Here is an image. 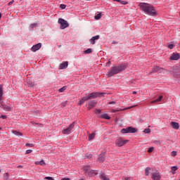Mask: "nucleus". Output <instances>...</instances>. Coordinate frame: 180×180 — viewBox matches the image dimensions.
Returning a JSON list of instances; mask_svg holds the SVG:
<instances>
[{
	"label": "nucleus",
	"mask_w": 180,
	"mask_h": 180,
	"mask_svg": "<svg viewBox=\"0 0 180 180\" xmlns=\"http://www.w3.org/2000/svg\"><path fill=\"white\" fill-rule=\"evenodd\" d=\"M34 145H33V143H26L25 146L26 147H34Z\"/></svg>",
	"instance_id": "e433bc0d"
},
{
	"label": "nucleus",
	"mask_w": 180,
	"mask_h": 180,
	"mask_svg": "<svg viewBox=\"0 0 180 180\" xmlns=\"http://www.w3.org/2000/svg\"><path fill=\"white\" fill-rule=\"evenodd\" d=\"M151 179L153 180H160L161 179V174H160V172H153Z\"/></svg>",
	"instance_id": "6e6552de"
},
{
	"label": "nucleus",
	"mask_w": 180,
	"mask_h": 180,
	"mask_svg": "<svg viewBox=\"0 0 180 180\" xmlns=\"http://www.w3.org/2000/svg\"><path fill=\"white\" fill-rule=\"evenodd\" d=\"M127 143H129L128 140H123L122 139H117L115 141V144L118 147H122V146H124V144H127Z\"/></svg>",
	"instance_id": "423d86ee"
},
{
	"label": "nucleus",
	"mask_w": 180,
	"mask_h": 180,
	"mask_svg": "<svg viewBox=\"0 0 180 180\" xmlns=\"http://www.w3.org/2000/svg\"><path fill=\"white\" fill-rule=\"evenodd\" d=\"M60 8H61V9H65V8H67V6L65 4H60Z\"/></svg>",
	"instance_id": "4c0bfd02"
},
{
	"label": "nucleus",
	"mask_w": 180,
	"mask_h": 180,
	"mask_svg": "<svg viewBox=\"0 0 180 180\" xmlns=\"http://www.w3.org/2000/svg\"><path fill=\"white\" fill-rule=\"evenodd\" d=\"M86 101H88V98L86 97V96H85L84 97H83L82 99H80L79 101V105H84V103H85V102H86Z\"/></svg>",
	"instance_id": "6ab92c4d"
},
{
	"label": "nucleus",
	"mask_w": 180,
	"mask_h": 180,
	"mask_svg": "<svg viewBox=\"0 0 180 180\" xmlns=\"http://www.w3.org/2000/svg\"><path fill=\"white\" fill-rule=\"evenodd\" d=\"M44 179H48V180H54V178L51 177V176H46L44 178Z\"/></svg>",
	"instance_id": "a19ab883"
},
{
	"label": "nucleus",
	"mask_w": 180,
	"mask_h": 180,
	"mask_svg": "<svg viewBox=\"0 0 180 180\" xmlns=\"http://www.w3.org/2000/svg\"><path fill=\"white\" fill-rule=\"evenodd\" d=\"M58 23L60 24V29L62 30L67 29V27L70 26L68 22L63 18H59L58 20Z\"/></svg>",
	"instance_id": "20e7f679"
},
{
	"label": "nucleus",
	"mask_w": 180,
	"mask_h": 180,
	"mask_svg": "<svg viewBox=\"0 0 180 180\" xmlns=\"http://www.w3.org/2000/svg\"><path fill=\"white\" fill-rule=\"evenodd\" d=\"M101 18H102V13H99L98 14L94 16V19H96V20H99V19H101Z\"/></svg>",
	"instance_id": "bb28decb"
},
{
	"label": "nucleus",
	"mask_w": 180,
	"mask_h": 180,
	"mask_svg": "<svg viewBox=\"0 0 180 180\" xmlns=\"http://www.w3.org/2000/svg\"><path fill=\"white\" fill-rule=\"evenodd\" d=\"M175 155H176V151H172V156L175 157Z\"/></svg>",
	"instance_id": "79ce46f5"
},
{
	"label": "nucleus",
	"mask_w": 180,
	"mask_h": 180,
	"mask_svg": "<svg viewBox=\"0 0 180 180\" xmlns=\"http://www.w3.org/2000/svg\"><path fill=\"white\" fill-rule=\"evenodd\" d=\"M156 143H158V144H160V141H156Z\"/></svg>",
	"instance_id": "13d9d810"
},
{
	"label": "nucleus",
	"mask_w": 180,
	"mask_h": 180,
	"mask_svg": "<svg viewBox=\"0 0 180 180\" xmlns=\"http://www.w3.org/2000/svg\"><path fill=\"white\" fill-rule=\"evenodd\" d=\"M32 151H33L32 150H26V154H30V153H32Z\"/></svg>",
	"instance_id": "c03bdc74"
},
{
	"label": "nucleus",
	"mask_w": 180,
	"mask_h": 180,
	"mask_svg": "<svg viewBox=\"0 0 180 180\" xmlns=\"http://www.w3.org/2000/svg\"><path fill=\"white\" fill-rule=\"evenodd\" d=\"M27 84H29L30 86H33L34 85V83H30L29 81H27Z\"/></svg>",
	"instance_id": "49530a36"
},
{
	"label": "nucleus",
	"mask_w": 180,
	"mask_h": 180,
	"mask_svg": "<svg viewBox=\"0 0 180 180\" xmlns=\"http://www.w3.org/2000/svg\"><path fill=\"white\" fill-rule=\"evenodd\" d=\"M170 124L172 129H175L176 130H178V129H179V124L178 122H172Z\"/></svg>",
	"instance_id": "2eb2a0df"
},
{
	"label": "nucleus",
	"mask_w": 180,
	"mask_h": 180,
	"mask_svg": "<svg viewBox=\"0 0 180 180\" xmlns=\"http://www.w3.org/2000/svg\"><path fill=\"white\" fill-rule=\"evenodd\" d=\"M91 169V167L89 166H84L83 167V171H84L85 174H87L88 172Z\"/></svg>",
	"instance_id": "393cba45"
},
{
	"label": "nucleus",
	"mask_w": 180,
	"mask_h": 180,
	"mask_svg": "<svg viewBox=\"0 0 180 180\" xmlns=\"http://www.w3.org/2000/svg\"><path fill=\"white\" fill-rule=\"evenodd\" d=\"M139 6L141 9L143 11L146 15L157 16V11L153 5L146 3H141Z\"/></svg>",
	"instance_id": "f257e3e1"
},
{
	"label": "nucleus",
	"mask_w": 180,
	"mask_h": 180,
	"mask_svg": "<svg viewBox=\"0 0 180 180\" xmlns=\"http://www.w3.org/2000/svg\"><path fill=\"white\" fill-rule=\"evenodd\" d=\"M179 58H180V56L178 53H172L169 58L170 60H179Z\"/></svg>",
	"instance_id": "f8f14e48"
},
{
	"label": "nucleus",
	"mask_w": 180,
	"mask_h": 180,
	"mask_svg": "<svg viewBox=\"0 0 180 180\" xmlns=\"http://www.w3.org/2000/svg\"><path fill=\"white\" fill-rule=\"evenodd\" d=\"M99 117H101V119H105L106 120H110V116H109V115L104 113V114H101Z\"/></svg>",
	"instance_id": "f3484780"
},
{
	"label": "nucleus",
	"mask_w": 180,
	"mask_h": 180,
	"mask_svg": "<svg viewBox=\"0 0 180 180\" xmlns=\"http://www.w3.org/2000/svg\"><path fill=\"white\" fill-rule=\"evenodd\" d=\"M100 178H101V179H102V180H109V177H108L104 173H102V174L100 175Z\"/></svg>",
	"instance_id": "4be33fe9"
},
{
	"label": "nucleus",
	"mask_w": 180,
	"mask_h": 180,
	"mask_svg": "<svg viewBox=\"0 0 180 180\" xmlns=\"http://www.w3.org/2000/svg\"><path fill=\"white\" fill-rule=\"evenodd\" d=\"M136 131L137 129L132 127H129L121 130V133L122 134H127V133H136Z\"/></svg>",
	"instance_id": "7ed1b4c3"
},
{
	"label": "nucleus",
	"mask_w": 180,
	"mask_h": 180,
	"mask_svg": "<svg viewBox=\"0 0 180 180\" xmlns=\"http://www.w3.org/2000/svg\"><path fill=\"white\" fill-rule=\"evenodd\" d=\"M40 49H41V43H39L36 45H34L31 48V51H33L34 53V52L37 51V50H40Z\"/></svg>",
	"instance_id": "9d476101"
},
{
	"label": "nucleus",
	"mask_w": 180,
	"mask_h": 180,
	"mask_svg": "<svg viewBox=\"0 0 180 180\" xmlns=\"http://www.w3.org/2000/svg\"><path fill=\"white\" fill-rule=\"evenodd\" d=\"M143 133H145V134H148V133H151V130L150 129H144Z\"/></svg>",
	"instance_id": "7c9ffc66"
},
{
	"label": "nucleus",
	"mask_w": 180,
	"mask_h": 180,
	"mask_svg": "<svg viewBox=\"0 0 180 180\" xmlns=\"http://www.w3.org/2000/svg\"><path fill=\"white\" fill-rule=\"evenodd\" d=\"M94 139H95V133H92L91 134H90L88 137V139L89 141L91 140H94Z\"/></svg>",
	"instance_id": "cd10ccee"
},
{
	"label": "nucleus",
	"mask_w": 180,
	"mask_h": 180,
	"mask_svg": "<svg viewBox=\"0 0 180 180\" xmlns=\"http://www.w3.org/2000/svg\"><path fill=\"white\" fill-rule=\"evenodd\" d=\"M0 108H2L6 112H11V110H12V105L6 104L4 105L2 104V101L1 105H0Z\"/></svg>",
	"instance_id": "0eeeda50"
},
{
	"label": "nucleus",
	"mask_w": 180,
	"mask_h": 180,
	"mask_svg": "<svg viewBox=\"0 0 180 180\" xmlns=\"http://www.w3.org/2000/svg\"><path fill=\"white\" fill-rule=\"evenodd\" d=\"M74 127H75V122H72L70 124L69 127L62 131L63 134H70Z\"/></svg>",
	"instance_id": "39448f33"
},
{
	"label": "nucleus",
	"mask_w": 180,
	"mask_h": 180,
	"mask_svg": "<svg viewBox=\"0 0 180 180\" xmlns=\"http://www.w3.org/2000/svg\"><path fill=\"white\" fill-rule=\"evenodd\" d=\"M68 67V62H64L59 65L60 70H65Z\"/></svg>",
	"instance_id": "dca6fc26"
},
{
	"label": "nucleus",
	"mask_w": 180,
	"mask_h": 180,
	"mask_svg": "<svg viewBox=\"0 0 180 180\" xmlns=\"http://www.w3.org/2000/svg\"><path fill=\"white\" fill-rule=\"evenodd\" d=\"M98 161H101V162H103L105 161V155L101 154L98 157Z\"/></svg>",
	"instance_id": "b1692460"
},
{
	"label": "nucleus",
	"mask_w": 180,
	"mask_h": 180,
	"mask_svg": "<svg viewBox=\"0 0 180 180\" xmlns=\"http://www.w3.org/2000/svg\"><path fill=\"white\" fill-rule=\"evenodd\" d=\"M60 180H71V179H70L69 178H63V179H60Z\"/></svg>",
	"instance_id": "8fccbe9b"
},
{
	"label": "nucleus",
	"mask_w": 180,
	"mask_h": 180,
	"mask_svg": "<svg viewBox=\"0 0 180 180\" xmlns=\"http://www.w3.org/2000/svg\"><path fill=\"white\" fill-rule=\"evenodd\" d=\"M151 171V168L150 167H146L145 169V175L146 176H148V175H150V172Z\"/></svg>",
	"instance_id": "5701e85b"
},
{
	"label": "nucleus",
	"mask_w": 180,
	"mask_h": 180,
	"mask_svg": "<svg viewBox=\"0 0 180 180\" xmlns=\"http://www.w3.org/2000/svg\"><path fill=\"white\" fill-rule=\"evenodd\" d=\"M171 169H172V174H175V171H176V169H178V167H172V168H171Z\"/></svg>",
	"instance_id": "2f4dec72"
},
{
	"label": "nucleus",
	"mask_w": 180,
	"mask_h": 180,
	"mask_svg": "<svg viewBox=\"0 0 180 180\" xmlns=\"http://www.w3.org/2000/svg\"><path fill=\"white\" fill-rule=\"evenodd\" d=\"M168 48L170 49V50H172V49H174V44H169Z\"/></svg>",
	"instance_id": "58836bf2"
},
{
	"label": "nucleus",
	"mask_w": 180,
	"mask_h": 180,
	"mask_svg": "<svg viewBox=\"0 0 180 180\" xmlns=\"http://www.w3.org/2000/svg\"><path fill=\"white\" fill-rule=\"evenodd\" d=\"M108 103H109V105H115V104H116V102H115V101H111V102H109Z\"/></svg>",
	"instance_id": "de8ad7c7"
},
{
	"label": "nucleus",
	"mask_w": 180,
	"mask_h": 180,
	"mask_svg": "<svg viewBox=\"0 0 180 180\" xmlns=\"http://www.w3.org/2000/svg\"><path fill=\"white\" fill-rule=\"evenodd\" d=\"M120 4H122V5H127V1H121L120 0Z\"/></svg>",
	"instance_id": "ea45409f"
},
{
	"label": "nucleus",
	"mask_w": 180,
	"mask_h": 180,
	"mask_svg": "<svg viewBox=\"0 0 180 180\" xmlns=\"http://www.w3.org/2000/svg\"><path fill=\"white\" fill-rule=\"evenodd\" d=\"M14 134H15V136H22V133L18 131H14Z\"/></svg>",
	"instance_id": "f704fd0d"
},
{
	"label": "nucleus",
	"mask_w": 180,
	"mask_h": 180,
	"mask_svg": "<svg viewBox=\"0 0 180 180\" xmlns=\"http://www.w3.org/2000/svg\"><path fill=\"white\" fill-rule=\"evenodd\" d=\"M100 38H101V36L96 35V36L91 37V39L89 40V41L91 43V44H95V40H99Z\"/></svg>",
	"instance_id": "ddd939ff"
},
{
	"label": "nucleus",
	"mask_w": 180,
	"mask_h": 180,
	"mask_svg": "<svg viewBox=\"0 0 180 180\" xmlns=\"http://www.w3.org/2000/svg\"><path fill=\"white\" fill-rule=\"evenodd\" d=\"M0 130H1V127H0Z\"/></svg>",
	"instance_id": "bf43d9fd"
},
{
	"label": "nucleus",
	"mask_w": 180,
	"mask_h": 180,
	"mask_svg": "<svg viewBox=\"0 0 180 180\" xmlns=\"http://www.w3.org/2000/svg\"><path fill=\"white\" fill-rule=\"evenodd\" d=\"M4 95V88L0 85V105H2V96Z\"/></svg>",
	"instance_id": "a211bd4d"
},
{
	"label": "nucleus",
	"mask_w": 180,
	"mask_h": 180,
	"mask_svg": "<svg viewBox=\"0 0 180 180\" xmlns=\"http://www.w3.org/2000/svg\"><path fill=\"white\" fill-rule=\"evenodd\" d=\"M1 18H2V14H1V13H0V19H1Z\"/></svg>",
	"instance_id": "4d7b16f0"
},
{
	"label": "nucleus",
	"mask_w": 180,
	"mask_h": 180,
	"mask_svg": "<svg viewBox=\"0 0 180 180\" xmlns=\"http://www.w3.org/2000/svg\"><path fill=\"white\" fill-rule=\"evenodd\" d=\"M97 96H98V93H95V92L89 94L88 96H86L88 101H89V99H96Z\"/></svg>",
	"instance_id": "9b49d317"
},
{
	"label": "nucleus",
	"mask_w": 180,
	"mask_h": 180,
	"mask_svg": "<svg viewBox=\"0 0 180 180\" xmlns=\"http://www.w3.org/2000/svg\"><path fill=\"white\" fill-rule=\"evenodd\" d=\"M114 2H120V0H112Z\"/></svg>",
	"instance_id": "603ef678"
},
{
	"label": "nucleus",
	"mask_w": 180,
	"mask_h": 180,
	"mask_svg": "<svg viewBox=\"0 0 180 180\" xmlns=\"http://www.w3.org/2000/svg\"><path fill=\"white\" fill-rule=\"evenodd\" d=\"M4 180H8V179H9V174H8V173L4 174Z\"/></svg>",
	"instance_id": "c756f323"
},
{
	"label": "nucleus",
	"mask_w": 180,
	"mask_h": 180,
	"mask_svg": "<svg viewBox=\"0 0 180 180\" xmlns=\"http://www.w3.org/2000/svg\"><path fill=\"white\" fill-rule=\"evenodd\" d=\"M107 64H110V60H108V62L107 63Z\"/></svg>",
	"instance_id": "6e6d98bb"
},
{
	"label": "nucleus",
	"mask_w": 180,
	"mask_h": 180,
	"mask_svg": "<svg viewBox=\"0 0 180 180\" xmlns=\"http://www.w3.org/2000/svg\"><path fill=\"white\" fill-rule=\"evenodd\" d=\"M65 89H67V86H64L63 87H62L59 89V92H64V91H65Z\"/></svg>",
	"instance_id": "473e14b6"
},
{
	"label": "nucleus",
	"mask_w": 180,
	"mask_h": 180,
	"mask_svg": "<svg viewBox=\"0 0 180 180\" xmlns=\"http://www.w3.org/2000/svg\"><path fill=\"white\" fill-rule=\"evenodd\" d=\"M92 53V49H88L87 50L84 51V54H91Z\"/></svg>",
	"instance_id": "c85d7f7f"
},
{
	"label": "nucleus",
	"mask_w": 180,
	"mask_h": 180,
	"mask_svg": "<svg viewBox=\"0 0 180 180\" xmlns=\"http://www.w3.org/2000/svg\"><path fill=\"white\" fill-rule=\"evenodd\" d=\"M153 151H154V148L153 147H150L148 150V153H153Z\"/></svg>",
	"instance_id": "c9c22d12"
},
{
	"label": "nucleus",
	"mask_w": 180,
	"mask_h": 180,
	"mask_svg": "<svg viewBox=\"0 0 180 180\" xmlns=\"http://www.w3.org/2000/svg\"><path fill=\"white\" fill-rule=\"evenodd\" d=\"M1 119H6V115H0Z\"/></svg>",
	"instance_id": "09e8293b"
},
{
	"label": "nucleus",
	"mask_w": 180,
	"mask_h": 180,
	"mask_svg": "<svg viewBox=\"0 0 180 180\" xmlns=\"http://www.w3.org/2000/svg\"><path fill=\"white\" fill-rule=\"evenodd\" d=\"M85 157L88 159V160H91V158H92V155L91 154H86L85 155Z\"/></svg>",
	"instance_id": "72a5a7b5"
},
{
	"label": "nucleus",
	"mask_w": 180,
	"mask_h": 180,
	"mask_svg": "<svg viewBox=\"0 0 180 180\" xmlns=\"http://www.w3.org/2000/svg\"><path fill=\"white\" fill-rule=\"evenodd\" d=\"M95 106H96V101H89L88 102V110H91V109H93Z\"/></svg>",
	"instance_id": "1a4fd4ad"
},
{
	"label": "nucleus",
	"mask_w": 180,
	"mask_h": 180,
	"mask_svg": "<svg viewBox=\"0 0 180 180\" xmlns=\"http://www.w3.org/2000/svg\"><path fill=\"white\" fill-rule=\"evenodd\" d=\"M132 94H133L134 95H136V94H137V92H136V91H132Z\"/></svg>",
	"instance_id": "864d4df0"
},
{
	"label": "nucleus",
	"mask_w": 180,
	"mask_h": 180,
	"mask_svg": "<svg viewBox=\"0 0 180 180\" xmlns=\"http://www.w3.org/2000/svg\"><path fill=\"white\" fill-rule=\"evenodd\" d=\"M153 72H162L164 69L162 68H160L159 66H155L153 69Z\"/></svg>",
	"instance_id": "4468645a"
},
{
	"label": "nucleus",
	"mask_w": 180,
	"mask_h": 180,
	"mask_svg": "<svg viewBox=\"0 0 180 180\" xmlns=\"http://www.w3.org/2000/svg\"><path fill=\"white\" fill-rule=\"evenodd\" d=\"M13 2H15V1H10L8 4V6H11V5H13Z\"/></svg>",
	"instance_id": "37998d69"
},
{
	"label": "nucleus",
	"mask_w": 180,
	"mask_h": 180,
	"mask_svg": "<svg viewBox=\"0 0 180 180\" xmlns=\"http://www.w3.org/2000/svg\"><path fill=\"white\" fill-rule=\"evenodd\" d=\"M37 24L34 23V24H32V25H30V27H32V29H33V27H34V26H37Z\"/></svg>",
	"instance_id": "a18cd8bd"
},
{
	"label": "nucleus",
	"mask_w": 180,
	"mask_h": 180,
	"mask_svg": "<svg viewBox=\"0 0 180 180\" xmlns=\"http://www.w3.org/2000/svg\"><path fill=\"white\" fill-rule=\"evenodd\" d=\"M162 98H163L162 96H159V97L156 100L152 101L150 103H157V102H160Z\"/></svg>",
	"instance_id": "412c9836"
},
{
	"label": "nucleus",
	"mask_w": 180,
	"mask_h": 180,
	"mask_svg": "<svg viewBox=\"0 0 180 180\" xmlns=\"http://www.w3.org/2000/svg\"><path fill=\"white\" fill-rule=\"evenodd\" d=\"M126 68H127V64H121L118 66H113L108 72V77H113V75H116V74H119V72L124 71Z\"/></svg>",
	"instance_id": "f03ea898"
},
{
	"label": "nucleus",
	"mask_w": 180,
	"mask_h": 180,
	"mask_svg": "<svg viewBox=\"0 0 180 180\" xmlns=\"http://www.w3.org/2000/svg\"><path fill=\"white\" fill-rule=\"evenodd\" d=\"M96 113H101V110H96Z\"/></svg>",
	"instance_id": "3c124183"
},
{
	"label": "nucleus",
	"mask_w": 180,
	"mask_h": 180,
	"mask_svg": "<svg viewBox=\"0 0 180 180\" xmlns=\"http://www.w3.org/2000/svg\"><path fill=\"white\" fill-rule=\"evenodd\" d=\"M86 174H87V175H89V176H92V175H94V174H96L95 173V170H92L91 169H89V171Z\"/></svg>",
	"instance_id": "a878e982"
},
{
	"label": "nucleus",
	"mask_w": 180,
	"mask_h": 180,
	"mask_svg": "<svg viewBox=\"0 0 180 180\" xmlns=\"http://www.w3.org/2000/svg\"><path fill=\"white\" fill-rule=\"evenodd\" d=\"M35 165H41V167H44V166H46V162H44V160H41L39 162H35Z\"/></svg>",
	"instance_id": "aec40b11"
},
{
	"label": "nucleus",
	"mask_w": 180,
	"mask_h": 180,
	"mask_svg": "<svg viewBox=\"0 0 180 180\" xmlns=\"http://www.w3.org/2000/svg\"><path fill=\"white\" fill-rule=\"evenodd\" d=\"M112 113H115L116 112V110H112Z\"/></svg>",
	"instance_id": "5fc2aeb1"
}]
</instances>
